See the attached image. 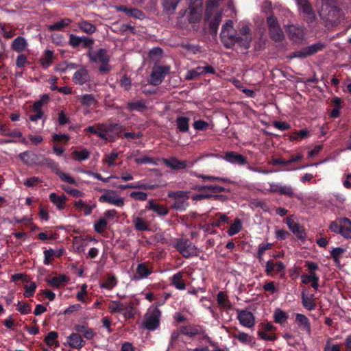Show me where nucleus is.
<instances>
[{
  "label": "nucleus",
  "instance_id": "nucleus-62",
  "mask_svg": "<svg viewBox=\"0 0 351 351\" xmlns=\"http://www.w3.org/2000/svg\"><path fill=\"white\" fill-rule=\"evenodd\" d=\"M16 310L22 315H27L32 311V306L28 303L19 302L16 305Z\"/></svg>",
  "mask_w": 351,
  "mask_h": 351
},
{
  "label": "nucleus",
  "instance_id": "nucleus-26",
  "mask_svg": "<svg viewBox=\"0 0 351 351\" xmlns=\"http://www.w3.org/2000/svg\"><path fill=\"white\" fill-rule=\"evenodd\" d=\"M49 200L60 210H64L66 206V202L67 197L64 195H58L55 193H52L49 195Z\"/></svg>",
  "mask_w": 351,
  "mask_h": 351
},
{
  "label": "nucleus",
  "instance_id": "nucleus-38",
  "mask_svg": "<svg viewBox=\"0 0 351 351\" xmlns=\"http://www.w3.org/2000/svg\"><path fill=\"white\" fill-rule=\"evenodd\" d=\"M53 59V52L47 49L45 51L44 56L40 58L39 61L43 68L47 69L52 64Z\"/></svg>",
  "mask_w": 351,
  "mask_h": 351
},
{
  "label": "nucleus",
  "instance_id": "nucleus-37",
  "mask_svg": "<svg viewBox=\"0 0 351 351\" xmlns=\"http://www.w3.org/2000/svg\"><path fill=\"white\" fill-rule=\"evenodd\" d=\"M27 46V43L25 38L22 36L16 37L12 43V48L16 52L23 51Z\"/></svg>",
  "mask_w": 351,
  "mask_h": 351
},
{
  "label": "nucleus",
  "instance_id": "nucleus-59",
  "mask_svg": "<svg viewBox=\"0 0 351 351\" xmlns=\"http://www.w3.org/2000/svg\"><path fill=\"white\" fill-rule=\"evenodd\" d=\"M1 29L3 36L6 38H10L15 34V30L12 29L9 25L5 23L0 25Z\"/></svg>",
  "mask_w": 351,
  "mask_h": 351
},
{
  "label": "nucleus",
  "instance_id": "nucleus-61",
  "mask_svg": "<svg viewBox=\"0 0 351 351\" xmlns=\"http://www.w3.org/2000/svg\"><path fill=\"white\" fill-rule=\"evenodd\" d=\"M271 247L272 245L269 243H262L258 245L256 257L258 259L259 262H261L263 260V255L264 254L265 251L270 250Z\"/></svg>",
  "mask_w": 351,
  "mask_h": 351
},
{
  "label": "nucleus",
  "instance_id": "nucleus-58",
  "mask_svg": "<svg viewBox=\"0 0 351 351\" xmlns=\"http://www.w3.org/2000/svg\"><path fill=\"white\" fill-rule=\"evenodd\" d=\"M288 319V315L283 311L278 310L274 313V321L278 324H285Z\"/></svg>",
  "mask_w": 351,
  "mask_h": 351
},
{
  "label": "nucleus",
  "instance_id": "nucleus-21",
  "mask_svg": "<svg viewBox=\"0 0 351 351\" xmlns=\"http://www.w3.org/2000/svg\"><path fill=\"white\" fill-rule=\"evenodd\" d=\"M88 56L90 60L93 62L108 63L110 60L107 51L104 49H99L94 53H90Z\"/></svg>",
  "mask_w": 351,
  "mask_h": 351
},
{
  "label": "nucleus",
  "instance_id": "nucleus-56",
  "mask_svg": "<svg viewBox=\"0 0 351 351\" xmlns=\"http://www.w3.org/2000/svg\"><path fill=\"white\" fill-rule=\"evenodd\" d=\"M106 128L107 133L115 132L118 136H120L122 131L124 130L122 125L117 123H111L109 124L106 123Z\"/></svg>",
  "mask_w": 351,
  "mask_h": 351
},
{
  "label": "nucleus",
  "instance_id": "nucleus-51",
  "mask_svg": "<svg viewBox=\"0 0 351 351\" xmlns=\"http://www.w3.org/2000/svg\"><path fill=\"white\" fill-rule=\"evenodd\" d=\"M107 226V220L104 217H101L94 223V230L96 232L102 234L106 230Z\"/></svg>",
  "mask_w": 351,
  "mask_h": 351
},
{
  "label": "nucleus",
  "instance_id": "nucleus-4",
  "mask_svg": "<svg viewBox=\"0 0 351 351\" xmlns=\"http://www.w3.org/2000/svg\"><path fill=\"white\" fill-rule=\"evenodd\" d=\"M174 247L186 258L198 255L199 252L197 247L186 239H177L175 242Z\"/></svg>",
  "mask_w": 351,
  "mask_h": 351
},
{
  "label": "nucleus",
  "instance_id": "nucleus-13",
  "mask_svg": "<svg viewBox=\"0 0 351 351\" xmlns=\"http://www.w3.org/2000/svg\"><path fill=\"white\" fill-rule=\"evenodd\" d=\"M237 311V319L242 326L247 328H251L254 325V316L252 312L246 310H238Z\"/></svg>",
  "mask_w": 351,
  "mask_h": 351
},
{
  "label": "nucleus",
  "instance_id": "nucleus-10",
  "mask_svg": "<svg viewBox=\"0 0 351 351\" xmlns=\"http://www.w3.org/2000/svg\"><path fill=\"white\" fill-rule=\"evenodd\" d=\"M300 13L308 23H312L315 18L311 5L308 0H296Z\"/></svg>",
  "mask_w": 351,
  "mask_h": 351
},
{
  "label": "nucleus",
  "instance_id": "nucleus-6",
  "mask_svg": "<svg viewBox=\"0 0 351 351\" xmlns=\"http://www.w3.org/2000/svg\"><path fill=\"white\" fill-rule=\"evenodd\" d=\"M233 22L232 20H227L222 25L220 33L221 43L226 49L233 48L235 33L232 32Z\"/></svg>",
  "mask_w": 351,
  "mask_h": 351
},
{
  "label": "nucleus",
  "instance_id": "nucleus-34",
  "mask_svg": "<svg viewBox=\"0 0 351 351\" xmlns=\"http://www.w3.org/2000/svg\"><path fill=\"white\" fill-rule=\"evenodd\" d=\"M232 337L238 339L241 343L246 345H251L254 343L253 337L248 334L243 332L237 330V332L232 334Z\"/></svg>",
  "mask_w": 351,
  "mask_h": 351
},
{
  "label": "nucleus",
  "instance_id": "nucleus-25",
  "mask_svg": "<svg viewBox=\"0 0 351 351\" xmlns=\"http://www.w3.org/2000/svg\"><path fill=\"white\" fill-rule=\"evenodd\" d=\"M182 334L193 338L197 335H199L204 332L202 327L199 325L182 326L181 327Z\"/></svg>",
  "mask_w": 351,
  "mask_h": 351
},
{
  "label": "nucleus",
  "instance_id": "nucleus-20",
  "mask_svg": "<svg viewBox=\"0 0 351 351\" xmlns=\"http://www.w3.org/2000/svg\"><path fill=\"white\" fill-rule=\"evenodd\" d=\"M147 100L143 99L136 101H128L125 108L130 112H143L147 109Z\"/></svg>",
  "mask_w": 351,
  "mask_h": 351
},
{
  "label": "nucleus",
  "instance_id": "nucleus-14",
  "mask_svg": "<svg viewBox=\"0 0 351 351\" xmlns=\"http://www.w3.org/2000/svg\"><path fill=\"white\" fill-rule=\"evenodd\" d=\"M295 323L300 330L306 332L308 335H311V324L306 315L302 313H295Z\"/></svg>",
  "mask_w": 351,
  "mask_h": 351
},
{
  "label": "nucleus",
  "instance_id": "nucleus-7",
  "mask_svg": "<svg viewBox=\"0 0 351 351\" xmlns=\"http://www.w3.org/2000/svg\"><path fill=\"white\" fill-rule=\"evenodd\" d=\"M99 191L104 192V193L99 197L98 200L100 203H107L120 208L124 206V198L118 197L116 191L100 189Z\"/></svg>",
  "mask_w": 351,
  "mask_h": 351
},
{
  "label": "nucleus",
  "instance_id": "nucleus-11",
  "mask_svg": "<svg viewBox=\"0 0 351 351\" xmlns=\"http://www.w3.org/2000/svg\"><path fill=\"white\" fill-rule=\"evenodd\" d=\"M269 191L274 193H278L290 198L295 197L293 189L291 185H282L280 183H269Z\"/></svg>",
  "mask_w": 351,
  "mask_h": 351
},
{
  "label": "nucleus",
  "instance_id": "nucleus-39",
  "mask_svg": "<svg viewBox=\"0 0 351 351\" xmlns=\"http://www.w3.org/2000/svg\"><path fill=\"white\" fill-rule=\"evenodd\" d=\"M74 206L79 210H84V215L88 216L92 213L93 208L95 207V204L89 205L83 200L80 199L74 202Z\"/></svg>",
  "mask_w": 351,
  "mask_h": 351
},
{
  "label": "nucleus",
  "instance_id": "nucleus-36",
  "mask_svg": "<svg viewBox=\"0 0 351 351\" xmlns=\"http://www.w3.org/2000/svg\"><path fill=\"white\" fill-rule=\"evenodd\" d=\"M219 0H207L204 13V21H208L213 15V10L219 6Z\"/></svg>",
  "mask_w": 351,
  "mask_h": 351
},
{
  "label": "nucleus",
  "instance_id": "nucleus-41",
  "mask_svg": "<svg viewBox=\"0 0 351 351\" xmlns=\"http://www.w3.org/2000/svg\"><path fill=\"white\" fill-rule=\"evenodd\" d=\"M40 104H33L32 106V111L33 114H30L29 117V119L33 122L37 121L38 119H40L44 116V112L42 110L41 107H39Z\"/></svg>",
  "mask_w": 351,
  "mask_h": 351
},
{
  "label": "nucleus",
  "instance_id": "nucleus-8",
  "mask_svg": "<svg viewBox=\"0 0 351 351\" xmlns=\"http://www.w3.org/2000/svg\"><path fill=\"white\" fill-rule=\"evenodd\" d=\"M169 66H154L148 80V83L153 86L160 85L167 74L169 73Z\"/></svg>",
  "mask_w": 351,
  "mask_h": 351
},
{
  "label": "nucleus",
  "instance_id": "nucleus-15",
  "mask_svg": "<svg viewBox=\"0 0 351 351\" xmlns=\"http://www.w3.org/2000/svg\"><path fill=\"white\" fill-rule=\"evenodd\" d=\"M223 158L233 165H244L247 162L246 157L235 152H227Z\"/></svg>",
  "mask_w": 351,
  "mask_h": 351
},
{
  "label": "nucleus",
  "instance_id": "nucleus-43",
  "mask_svg": "<svg viewBox=\"0 0 351 351\" xmlns=\"http://www.w3.org/2000/svg\"><path fill=\"white\" fill-rule=\"evenodd\" d=\"M290 230L295 235L298 239L300 241H305L306 233L304 228L300 224L296 223L290 228Z\"/></svg>",
  "mask_w": 351,
  "mask_h": 351
},
{
  "label": "nucleus",
  "instance_id": "nucleus-32",
  "mask_svg": "<svg viewBox=\"0 0 351 351\" xmlns=\"http://www.w3.org/2000/svg\"><path fill=\"white\" fill-rule=\"evenodd\" d=\"M189 121L190 119L186 117L179 116L176 118L177 129L180 132L186 133L189 130Z\"/></svg>",
  "mask_w": 351,
  "mask_h": 351
},
{
  "label": "nucleus",
  "instance_id": "nucleus-52",
  "mask_svg": "<svg viewBox=\"0 0 351 351\" xmlns=\"http://www.w3.org/2000/svg\"><path fill=\"white\" fill-rule=\"evenodd\" d=\"M72 155L75 160L82 162L89 158L90 153L87 149H83L81 151L75 150L73 152Z\"/></svg>",
  "mask_w": 351,
  "mask_h": 351
},
{
  "label": "nucleus",
  "instance_id": "nucleus-40",
  "mask_svg": "<svg viewBox=\"0 0 351 351\" xmlns=\"http://www.w3.org/2000/svg\"><path fill=\"white\" fill-rule=\"evenodd\" d=\"M217 301L218 304L223 308L232 309V305L230 302L228 296L223 291H219L217 295Z\"/></svg>",
  "mask_w": 351,
  "mask_h": 351
},
{
  "label": "nucleus",
  "instance_id": "nucleus-23",
  "mask_svg": "<svg viewBox=\"0 0 351 351\" xmlns=\"http://www.w3.org/2000/svg\"><path fill=\"white\" fill-rule=\"evenodd\" d=\"M285 269V265L281 261L274 263L273 261H268L265 265V272L267 276H270L273 271L277 274L284 273Z\"/></svg>",
  "mask_w": 351,
  "mask_h": 351
},
{
  "label": "nucleus",
  "instance_id": "nucleus-60",
  "mask_svg": "<svg viewBox=\"0 0 351 351\" xmlns=\"http://www.w3.org/2000/svg\"><path fill=\"white\" fill-rule=\"evenodd\" d=\"M97 132L96 135L102 140L107 141L108 139L107 136V131L106 128V123H97Z\"/></svg>",
  "mask_w": 351,
  "mask_h": 351
},
{
  "label": "nucleus",
  "instance_id": "nucleus-30",
  "mask_svg": "<svg viewBox=\"0 0 351 351\" xmlns=\"http://www.w3.org/2000/svg\"><path fill=\"white\" fill-rule=\"evenodd\" d=\"M69 280V278L65 274H61L59 276H55L52 278L47 280V283L56 288L60 287L62 285H66Z\"/></svg>",
  "mask_w": 351,
  "mask_h": 351
},
{
  "label": "nucleus",
  "instance_id": "nucleus-29",
  "mask_svg": "<svg viewBox=\"0 0 351 351\" xmlns=\"http://www.w3.org/2000/svg\"><path fill=\"white\" fill-rule=\"evenodd\" d=\"M234 40L233 41V47L237 44L239 46L242 47L246 49L250 47L252 40V36H240L235 34Z\"/></svg>",
  "mask_w": 351,
  "mask_h": 351
},
{
  "label": "nucleus",
  "instance_id": "nucleus-31",
  "mask_svg": "<svg viewBox=\"0 0 351 351\" xmlns=\"http://www.w3.org/2000/svg\"><path fill=\"white\" fill-rule=\"evenodd\" d=\"M171 283L178 290H184L186 288V283L183 280V274L177 272L171 278Z\"/></svg>",
  "mask_w": 351,
  "mask_h": 351
},
{
  "label": "nucleus",
  "instance_id": "nucleus-48",
  "mask_svg": "<svg viewBox=\"0 0 351 351\" xmlns=\"http://www.w3.org/2000/svg\"><path fill=\"white\" fill-rule=\"evenodd\" d=\"M80 100L82 106L86 107L96 105L97 103V101L92 94H84L80 97Z\"/></svg>",
  "mask_w": 351,
  "mask_h": 351
},
{
  "label": "nucleus",
  "instance_id": "nucleus-50",
  "mask_svg": "<svg viewBox=\"0 0 351 351\" xmlns=\"http://www.w3.org/2000/svg\"><path fill=\"white\" fill-rule=\"evenodd\" d=\"M71 21L69 19H64L49 26L50 31H60L68 26Z\"/></svg>",
  "mask_w": 351,
  "mask_h": 351
},
{
  "label": "nucleus",
  "instance_id": "nucleus-2",
  "mask_svg": "<svg viewBox=\"0 0 351 351\" xmlns=\"http://www.w3.org/2000/svg\"><path fill=\"white\" fill-rule=\"evenodd\" d=\"M329 229L341 234L344 239H351V220L347 217L331 221Z\"/></svg>",
  "mask_w": 351,
  "mask_h": 351
},
{
  "label": "nucleus",
  "instance_id": "nucleus-55",
  "mask_svg": "<svg viewBox=\"0 0 351 351\" xmlns=\"http://www.w3.org/2000/svg\"><path fill=\"white\" fill-rule=\"evenodd\" d=\"M188 206H189V202H187V199L180 198V199H175L171 207L173 209H174L176 210L182 211V210H186V208H187Z\"/></svg>",
  "mask_w": 351,
  "mask_h": 351
},
{
  "label": "nucleus",
  "instance_id": "nucleus-1",
  "mask_svg": "<svg viewBox=\"0 0 351 351\" xmlns=\"http://www.w3.org/2000/svg\"><path fill=\"white\" fill-rule=\"evenodd\" d=\"M162 312L157 307L149 308L144 316L143 326L144 328L154 331L160 326Z\"/></svg>",
  "mask_w": 351,
  "mask_h": 351
},
{
  "label": "nucleus",
  "instance_id": "nucleus-5",
  "mask_svg": "<svg viewBox=\"0 0 351 351\" xmlns=\"http://www.w3.org/2000/svg\"><path fill=\"white\" fill-rule=\"evenodd\" d=\"M267 25L268 26L270 38L276 43L282 41L285 38L284 32L282 30L276 17L274 15L268 16L267 18Z\"/></svg>",
  "mask_w": 351,
  "mask_h": 351
},
{
  "label": "nucleus",
  "instance_id": "nucleus-27",
  "mask_svg": "<svg viewBox=\"0 0 351 351\" xmlns=\"http://www.w3.org/2000/svg\"><path fill=\"white\" fill-rule=\"evenodd\" d=\"M89 78L88 71L86 69H81L75 72L73 76V82L75 84L83 85Z\"/></svg>",
  "mask_w": 351,
  "mask_h": 351
},
{
  "label": "nucleus",
  "instance_id": "nucleus-17",
  "mask_svg": "<svg viewBox=\"0 0 351 351\" xmlns=\"http://www.w3.org/2000/svg\"><path fill=\"white\" fill-rule=\"evenodd\" d=\"M8 136L12 137V138H21L19 141L14 140L13 138L10 139H5V140H0L1 144H8V143H21L23 145H28V141L26 140L25 138L23 137L22 132L16 129L11 130L10 132H9V134H8Z\"/></svg>",
  "mask_w": 351,
  "mask_h": 351
},
{
  "label": "nucleus",
  "instance_id": "nucleus-42",
  "mask_svg": "<svg viewBox=\"0 0 351 351\" xmlns=\"http://www.w3.org/2000/svg\"><path fill=\"white\" fill-rule=\"evenodd\" d=\"M134 228L138 231H145L149 230V224L143 218L136 217L133 219Z\"/></svg>",
  "mask_w": 351,
  "mask_h": 351
},
{
  "label": "nucleus",
  "instance_id": "nucleus-44",
  "mask_svg": "<svg viewBox=\"0 0 351 351\" xmlns=\"http://www.w3.org/2000/svg\"><path fill=\"white\" fill-rule=\"evenodd\" d=\"M58 337V333L56 331H50L47 335L45 337V343L51 347V346H55V347H59L60 346V343L59 342L57 341V339Z\"/></svg>",
  "mask_w": 351,
  "mask_h": 351
},
{
  "label": "nucleus",
  "instance_id": "nucleus-63",
  "mask_svg": "<svg viewBox=\"0 0 351 351\" xmlns=\"http://www.w3.org/2000/svg\"><path fill=\"white\" fill-rule=\"evenodd\" d=\"M80 28L87 34H93L95 32L96 27L92 23L88 21H83L80 24Z\"/></svg>",
  "mask_w": 351,
  "mask_h": 351
},
{
  "label": "nucleus",
  "instance_id": "nucleus-18",
  "mask_svg": "<svg viewBox=\"0 0 351 351\" xmlns=\"http://www.w3.org/2000/svg\"><path fill=\"white\" fill-rule=\"evenodd\" d=\"M222 20V12H217L213 19H209L208 21H205L206 22H208V28L209 32L213 36H215L217 34L219 26Z\"/></svg>",
  "mask_w": 351,
  "mask_h": 351
},
{
  "label": "nucleus",
  "instance_id": "nucleus-3",
  "mask_svg": "<svg viewBox=\"0 0 351 351\" xmlns=\"http://www.w3.org/2000/svg\"><path fill=\"white\" fill-rule=\"evenodd\" d=\"M40 165L46 166L53 171L57 176H59L60 179L63 181L68 182L71 184L77 186L76 180L68 173L62 172L60 170V167L58 162L43 156L40 160Z\"/></svg>",
  "mask_w": 351,
  "mask_h": 351
},
{
  "label": "nucleus",
  "instance_id": "nucleus-53",
  "mask_svg": "<svg viewBox=\"0 0 351 351\" xmlns=\"http://www.w3.org/2000/svg\"><path fill=\"white\" fill-rule=\"evenodd\" d=\"M206 191H209L210 193L215 195L222 192H230V189L217 184H206Z\"/></svg>",
  "mask_w": 351,
  "mask_h": 351
},
{
  "label": "nucleus",
  "instance_id": "nucleus-64",
  "mask_svg": "<svg viewBox=\"0 0 351 351\" xmlns=\"http://www.w3.org/2000/svg\"><path fill=\"white\" fill-rule=\"evenodd\" d=\"M344 252H345V249L340 247L333 248L330 251V255H331L332 258H333L335 263H339L340 256L342 255V254L344 253Z\"/></svg>",
  "mask_w": 351,
  "mask_h": 351
},
{
  "label": "nucleus",
  "instance_id": "nucleus-35",
  "mask_svg": "<svg viewBox=\"0 0 351 351\" xmlns=\"http://www.w3.org/2000/svg\"><path fill=\"white\" fill-rule=\"evenodd\" d=\"M119 10L124 12L128 16L135 19H142L145 16L144 13L137 8H128L126 6L121 5Z\"/></svg>",
  "mask_w": 351,
  "mask_h": 351
},
{
  "label": "nucleus",
  "instance_id": "nucleus-9",
  "mask_svg": "<svg viewBox=\"0 0 351 351\" xmlns=\"http://www.w3.org/2000/svg\"><path fill=\"white\" fill-rule=\"evenodd\" d=\"M203 0H190L189 21L195 23L200 21L202 14Z\"/></svg>",
  "mask_w": 351,
  "mask_h": 351
},
{
  "label": "nucleus",
  "instance_id": "nucleus-24",
  "mask_svg": "<svg viewBox=\"0 0 351 351\" xmlns=\"http://www.w3.org/2000/svg\"><path fill=\"white\" fill-rule=\"evenodd\" d=\"M68 344L69 346L74 349L80 350L83 348L86 341L82 339L81 335L78 333H71L68 337Z\"/></svg>",
  "mask_w": 351,
  "mask_h": 351
},
{
  "label": "nucleus",
  "instance_id": "nucleus-22",
  "mask_svg": "<svg viewBox=\"0 0 351 351\" xmlns=\"http://www.w3.org/2000/svg\"><path fill=\"white\" fill-rule=\"evenodd\" d=\"M162 162L166 166L174 170L184 169L187 167L186 160H180L175 157L170 159L163 158Z\"/></svg>",
  "mask_w": 351,
  "mask_h": 351
},
{
  "label": "nucleus",
  "instance_id": "nucleus-46",
  "mask_svg": "<svg viewBox=\"0 0 351 351\" xmlns=\"http://www.w3.org/2000/svg\"><path fill=\"white\" fill-rule=\"evenodd\" d=\"M125 303L112 300L108 305V309L111 313H122L124 311Z\"/></svg>",
  "mask_w": 351,
  "mask_h": 351
},
{
  "label": "nucleus",
  "instance_id": "nucleus-54",
  "mask_svg": "<svg viewBox=\"0 0 351 351\" xmlns=\"http://www.w3.org/2000/svg\"><path fill=\"white\" fill-rule=\"evenodd\" d=\"M325 45L320 42L306 47L307 55H309V56H313L318 51H322Z\"/></svg>",
  "mask_w": 351,
  "mask_h": 351
},
{
  "label": "nucleus",
  "instance_id": "nucleus-45",
  "mask_svg": "<svg viewBox=\"0 0 351 351\" xmlns=\"http://www.w3.org/2000/svg\"><path fill=\"white\" fill-rule=\"evenodd\" d=\"M126 319H132L136 314V309L133 302L125 303L124 311L121 313Z\"/></svg>",
  "mask_w": 351,
  "mask_h": 351
},
{
  "label": "nucleus",
  "instance_id": "nucleus-47",
  "mask_svg": "<svg viewBox=\"0 0 351 351\" xmlns=\"http://www.w3.org/2000/svg\"><path fill=\"white\" fill-rule=\"evenodd\" d=\"M216 217H217V219L211 223L212 227L220 228L229 222V217L224 213H218L216 214Z\"/></svg>",
  "mask_w": 351,
  "mask_h": 351
},
{
  "label": "nucleus",
  "instance_id": "nucleus-57",
  "mask_svg": "<svg viewBox=\"0 0 351 351\" xmlns=\"http://www.w3.org/2000/svg\"><path fill=\"white\" fill-rule=\"evenodd\" d=\"M195 70V71L197 73H198V74L200 75H205L206 73H210V74H215L216 71L215 70V69L209 65V64H206V66H197L196 68L194 69Z\"/></svg>",
  "mask_w": 351,
  "mask_h": 351
},
{
  "label": "nucleus",
  "instance_id": "nucleus-19",
  "mask_svg": "<svg viewBox=\"0 0 351 351\" xmlns=\"http://www.w3.org/2000/svg\"><path fill=\"white\" fill-rule=\"evenodd\" d=\"M146 208L154 211L160 217L166 216L169 213V209L166 206L157 203L154 199L148 201Z\"/></svg>",
  "mask_w": 351,
  "mask_h": 351
},
{
  "label": "nucleus",
  "instance_id": "nucleus-12",
  "mask_svg": "<svg viewBox=\"0 0 351 351\" xmlns=\"http://www.w3.org/2000/svg\"><path fill=\"white\" fill-rule=\"evenodd\" d=\"M43 156L28 151L22 152L19 155L20 160L27 165H40Z\"/></svg>",
  "mask_w": 351,
  "mask_h": 351
},
{
  "label": "nucleus",
  "instance_id": "nucleus-49",
  "mask_svg": "<svg viewBox=\"0 0 351 351\" xmlns=\"http://www.w3.org/2000/svg\"><path fill=\"white\" fill-rule=\"evenodd\" d=\"M242 229L241 221L236 218L234 222L230 225L229 229L227 230V233L229 236H233L239 233Z\"/></svg>",
  "mask_w": 351,
  "mask_h": 351
},
{
  "label": "nucleus",
  "instance_id": "nucleus-33",
  "mask_svg": "<svg viewBox=\"0 0 351 351\" xmlns=\"http://www.w3.org/2000/svg\"><path fill=\"white\" fill-rule=\"evenodd\" d=\"M118 280L114 274H108L104 282L100 284V288L112 290L117 286Z\"/></svg>",
  "mask_w": 351,
  "mask_h": 351
},
{
  "label": "nucleus",
  "instance_id": "nucleus-28",
  "mask_svg": "<svg viewBox=\"0 0 351 351\" xmlns=\"http://www.w3.org/2000/svg\"><path fill=\"white\" fill-rule=\"evenodd\" d=\"M302 304L304 308L308 311H313L316 308V302L314 299V295H306L304 292L302 293Z\"/></svg>",
  "mask_w": 351,
  "mask_h": 351
},
{
  "label": "nucleus",
  "instance_id": "nucleus-16",
  "mask_svg": "<svg viewBox=\"0 0 351 351\" xmlns=\"http://www.w3.org/2000/svg\"><path fill=\"white\" fill-rule=\"evenodd\" d=\"M153 272V268L149 267L146 263H141L137 265L134 280H140L147 278Z\"/></svg>",
  "mask_w": 351,
  "mask_h": 351
}]
</instances>
